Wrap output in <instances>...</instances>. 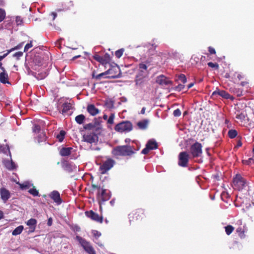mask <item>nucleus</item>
Returning a JSON list of instances; mask_svg holds the SVG:
<instances>
[{
	"instance_id": "obj_56",
	"label": "nucleus",
	"mask_w": 254,
	"mask_h": 254,
	"mask_svg": "<svg viewBox=\"0 0 254 254\" xmlns=\"http://www.w3.org/2000/svg\"><path fill=\"white\" fill-rule=\"evenodd\" d=\"M92 234H93V235L95 238H99L101 235V234L97 230H93L92 232Z\"/></svg>"
},
{
	"instance_id": "obj_63",
	"label": "nucleus",
	"mask_w": 254,
	"mask_h": 254,
	"mask_svg": "<svg viewBox=\"0 0 254 254\" xmlns=\"http://www.w3.org/2000/svg\"><path fill=\"white\" fill-rule=\"evenodd\" d=\"M35 228H36V227H29V230L28 231V233H30L34 232L35 230Z\"/></svg>"
},
{
	"instance_id": "obj_33",
	"label": "nucleus",
	"mask_w": 254,
	"mask_h": 254,
	"mask_svg": "<svg viewBox=\"0 0 254 254\" xmlns=\"http://www.w3.org/2000/svg\"><path fill=\"white\" fill-rule=\"evenodd\" d=\"M236 232L241 238H244L245 237L244 227L243 228L242 227H238L236 230Z\"/></svg>"
},
{
	"instance_id": "obj_27",
	"label": "nucleus",
	"mask_w": 254,
	"mask_h": 254,
	"mask_svg": "<svg viewBox=\"0 0 254 254\" xmlns=\"http://www.w3.org/2000/svg\"><path fill=\"white\" fill-rule=\"evenodd\" d=\"M62 113L64 115L71 109V104L70 103L65 102L62 105Z\"/></svg>"
},
{
	"instance_id": "obj_21",
	"label": "nucleus",
	"mask_w": 254,
	"mask_h": 254,
	"mask_svg": "<svg viewBox=\"0 0 254 254\" xmlns=\"http://www.w3.org/2000/svg\"><path fill=\"white\" fill-rule=\"evenodd\" d=\"M74 6V4L72 1H68L64 2L63 4V9L58 8L56 9V11L61 12L62 10H67L70 9L71 7Z\"/></svg>"
},
{
	"instance_id": "obj_14",
	"label": "nucleus",
	"mask_w": 254,
	"mask_h": 254,
	"mask_svg": "<svg viewBox=\"0 0 254 254\" xmlns=\"http://www.w3.org/2000/svg\"><path fill=\"white\" fill-rule=\"evenodd\" d=\"M49 196L58 205L62 203V199L61 198L60 193L57 190H54L51 192L49 194Z\"/></svg>"
},
{
	"instance_id": "obj_29",
	"label": "nucleus",
	"mask_w": 254,
	"mask_h": 254,
	"mask_svg": "<svg viewBox=\"0 0 254 254\" xmlns=\"http://www.w3.org/2000/svg\"><path fill=\"white\" fill-rule=\"evenodd\" d=\"M5 167L9 170H12L16 168V166L13 162L7 160L4 162Z\"/></svg>"
},
{
	"instance_id": "obj_39",
	"label": "nucleus",
	"mask_w": 254,
	"mask_h": 254,
	"mask_svg": "<svg viewBox=\"0 0 254 254\" xmlns=\"http://www.w3.org/2000/svg\"><path fill=\"white\" fill-rule=\"evenodd\" d=\"M28 192L34 196H38L39 195L38 191L35 189L34 187L32 189H30L28 190Z\"/></svg>"
},
{
	"instance_id": "obj_58",
	"label": "nucleus",
	"mask_w": 254,
	"mask_h": 254,
	"mask_svg": "<svg viewBox=\"0 0 254 254\" xmlns=\"http://www.w3.org/2000/svg\"><path fill=\"white\" fill-rule=\"evenodd\" d=\"M11 51V50L8 51L6 53L3 54V55L0 56V61L1 62V61L5 58L8 54Z\"/></svg>"
},
{
	"instance_id": "obj_47",
	"label": "nucleus",
	"mask_w": 254,
	"mask_h": 254,
	"mask_svg": "<svg viewBox=\"0 0 254 254\" xmlns=\"http://www.w3.org/2000/svg\"><path fill=\"white\" fill-rule=\"evenodd\" d=\"M5 17V12L4 10L0 8V22L2 21Z\"/></svg>"
},
{
	"instance_id": "obj_28",
	"label": "nucleus",
	"mask_w": 254,
	"mask_h": 254,
	"mask_svg": "<svg viewBox=\"0 0 254 254\" xmlns=\"http://www.w3.org/2000/svg\"><path fill=\"white\" fill-rule=\"evenodd\" d=\"M245 77V75L243 74L242 73L235 72L233 75L232 78L237 81H239L244 79Z\"/></svg>"
},
{
	"instance_id": "obj_18",
	"label": "nucleus",
	"mask_w": 254,
	"mask_h": 254,
	"mask_svg": "<svg viewBox=\"0 0 254 254\" xmlns=\"http://www.w3.org/2000/svg\"><path fill=\"white\" fill-rule=\"evenodd\" d=\"M0 82L2 84H10L9 81V76L6 70L0 72Z\"/></svg>"
},
{
	"instance_id": "obj_43",
	"label": "nucleus",
	"mask_w": 254,
	"mask_h": 254,
	"mask_svg": "<svg viewBox=\"0 0 254 254\" xmlns=\"http://www.w3.org/2000/svg\"><path fill=\"white\" fill-rule=\"evenodd\" d=\"M95 127V126L94 124H93L92 123H89V124L85 125L83 127L85 129L90 130V129H92L93 128H94Z\"/></svg>"
},
{
	"instance_id": "obj_30",
	"label": "nucleus",
	"mask_w": 254,
	"mask_h": 254,
	"mask_svg": "<svg viewBox=\"0 0 254 254\" xmlns=\"http://www.w3.org/2000/svg\"><path fill=\"white\" fill-rule=\"evenodd\" d=\"M23 229L24 227L22 225L18 226L12 231V235L13 236H16L22 233Z\"/></svg>"
},
{
	"instance_id": "obj_40",
	"label": "nucleus",
	"mask_w": 254,
	"mask_h": 254,
	"mask_svg": "<svg viewBox=\"0 0 254 254\" xmlns=\"http://www.w3.org/2000/svg\"><path fill=\"white\" fill-rule=\"evenodd\" d=\"M209 67L214 68L215 69H218L219 66L217 63H213L212 62H209L207 64Z\"/></svg>"
},
{
	"instance_id": "obj_22",
	"label": "nucleus",
	"mask_w": 254,
	"mask_h": 254,
	"mask_svg": "<svg viewBox=\"0 0 254 254\" xmlns=\"http://www.w3.org/2000/svg\"><path fill=\"white\" fill-rule=\"evenodd\" d=\"M62 167L64 171L68 173L72 172L74 169L73 166L67 161L62 162Z\"/></svg>"
},
{
	"instance_id": "obj_41",
	"label": "nucleus",
	"mask_w": 254,
	"mask_h": 254,
	"mask_svg": "<svg viewBox=\"0 0 254 254\" xmlns=\"http://www.w3.org/2000/svg\"><path fill=\"white\" fill-rule=\"evenodd\" d=\"M178 80L182 82L183 83H185L187 82V78L184 74H180L179 75Z\"/></svg>"
},
{
	"instance_id": "obj_49",
	"label": "nucleus",
	"mask_w": 254,
	"mask_h": 254,
	"mask_svg": "<svg viewBox=\"0 0 254 254\" xmlns=\"http://www.w3.org/2000/svg\"><path fill=\"white\" fill-rule=\"evenodd\" d=\"M184 88L185 85L180 84L175 87V90L177 91H181L183 90Z\"/></svg>"
},
{
	"instance_id": "obj_13",
	"label": "nucleus",
	"mask_w": 254,
	"mask_h": 254,
	"mask_svg": "<svg viewBox=\"0 0 254 254\" xmlns=\"http://www.w3.org/2000/svg\"><path fill=\"white\" fill-rule=\"evenodd\" d=\"M250 87H247L246 89L238 87H231L230 88V91L232 93L236 94L237 96L241 97L244 95L246 93L250 92Z\"/></svg>"
},
{
	"instance_id": "obj_50",
	"label": "nucleus",
	"mask_w": 254,
	"mask_h": 254,
	"mask_svg": "<svg viewBox=\"0 0 254 254\" xmlns=\"http://www.w3.org/2000/svg\"><path fill=\"white\" fill-rule=\"evenodd\" d=\"M15 21H16V24L18 25H21L23 23V19L21 17V16H17L16 17Z\"/></svg>"
},
{
	"instance_id": "obj_3",
	"label": "nucleus",
	"mask_w": 254,
	"mask_h": 254,
	"mask_svg": "<svg viewBox=\"0 0 254 254\" xmlns=\"http://www.w3.org/2000/svg\"><path fill=\"white\" fill-rule=\"evenodd\" d=\"M145 217L144 210L142 209H136L128 215L130 223L137 221H142Z\"/></svg>"
},
{
	"instance_id": "obj_17",
	"label": "nucleus",
	"mask_w": 254,
	"mask_h": 254,
	"mask_svg": "<svg viewBox=\"0 0 254 254\" xmlns=\"http://www.w3.org/2000/svg\"><path fill=\"white\" fill-rule=\"evenodd\" d=\"M156 82L161 85H166L171 83V81L163 75L158 76L156 78Z\"/></svg>"
},
{
	"instance_id": "obj_8",
	"label": "nucleus",
	"mask_w": 254,
	"mask_h": 254,
	"mask_svg": "<svg viewBox=\"0 0 254 254\" xmlns=\"http://www.w3.org/2000/svg\"><path fill=\"white\" fill-rule=\"evenodd\" d=\"M115 161L112 159H108L106 161L104 162L103 164L100 166L99 170L102 174H104L110 170L114 166Z\"/></svg>"
},
{
	"instance_id": "obj_2",
	"label": "nucleus",
	"mask_w": 254,
	"mask_h": 254,
	"mask_svg": "<svg viewBox=\"0 0 254 254\" xmlns=\"http://www.w3.org/2000/svg\"><path fill=\"white\" fill-rule=\"evenodd\" d=\"M91 187L92 190H97L96 198L100 206L103 202L110 199L111 194L110 191L101 188L100 186L95 184H92Z\"/></svg>"
},
{
	"instance_id": "obj_51",
	"label": "nucleus",
	"mask_w": 254,
	"mask_h": 254,
	"mask_svg": "<svg viewBox=\"0 0 254 254\" xmlns=\"http://www.w3.org/2000/svg\"><path fill=\"white\" fill-rule=\"evenodd\" d=\"M114 118H115V116L113 114H111L108 120V123L109 124H113L114 123Z\"/></svg>"
},
{
	"instance_id": "obj_44",
	"label": "nucleus",
	"mask_w": 254,
	"mask_h": 254,
	"mask_svg": "<svg viewBox=\"0 0 254 254\" xmlns=\"http://www.w3.org/2000/svg\"><path fill=\"white\" fill-rule=\"evenodd\" d=\"M242 162L244 164L250 165L252 163H254V160L253 158H249L248 160H243Z\"/></svg>"
},
{
	"instance_id": "obj_53",
	"label": "nucleus",
	"mask_w": 254,
	"mask_h": 254,
	"mask_svg": "<svg viewBox=\"0 0 254 254\" xmlns=\"http://www.w3.org/2000/svg\"><path fill=\"white\" fill-rule=\"evenodd\" d=\"M151 150V149L149 148V147L146 145L145 147L142 150L141 153L143 154H147L149 153V151Z\"/></svg>"
},
{
	"instance_id": "obj_19",
	"label": "nucleus",
	"mask_w": 254,
	"mask_h": 254,
	"mask_svg": "<svg viewBox=\"0 0 254 254\" xmlns=\"http://www.w3.org/2000/svg\"><path fill=\"white\" fill-rule=\"evenodd\" d=\"M235 114L236 118L241 122L245 121L247 116L246 111L244 109H243L241 111L237 110L235 112Z\"/></svg>"
},
{
	"instance_id": "obj_35",
	"label": "nucleus",
	"mask_w": 254,
	"mask_h": 254,
	"mask_svg": "<svg viewBox=\"0 0 254 254\" xmlns=\"http://www.w3.org/2000/svg\"><path fill=\"white\" fill-rule=\"evenodd\" d=\"M37 221L35 219L31 218L27 221L26 224L29 227H36Z\"/></svg>"
},
{
	"instance_id": "obj_16",
	"label": "nucleus",
	"mask_w": 254,
	"mask_h": 254,
	"mask_svg": "<svg viewBox=\"0 0 254 254\" xmlns=\"http://www.w3.org/2000/svg\"><path fill=\"white\" fill-rule=\"evenodd\" d=\"M83 138L84 141L91 144L96 142L97 136L95 133H91L84 135Z\"/></svg>"
},
{
	"instance_id": "obj_42",
	"label": "nucleus",
	"mask_w": 254,
	"mask_h": 254,
	"mask_svg": "<svg viewBox=\"0 0 254 254\" xmlns=\"http://www.w3.org/2000/svg\"><path fill=\"white\" fill-rule=\"evenodd\" d=\"M108 75V73H107V71H106L105 72H102L101 73H100L96 76L94 75V74H93V78H95L97 79H100L102 77H103L104 75Z\"/></svg>"
},
{
	"instance_id": "obj_4",
	"label": "nucleus",
	"mask_w": 254,
	"mask_h": 254,
	"mask_svg": "<svg viewBox=\"0 0 254 254\" xmlns=\"http://www.w3.org/2000/svg\"><path fill=\"white\" fill-rule=\"evenodd\" d=\"M247 182L240 174H237L233 180V187L239 191L242 190L246 186Z\"/></svg>"
},
{
	"instance_id": "obj_15",
	"label": "nucleus",
	"mask_w": 254,
	"mask_h": 254,
	"mask_svg": "<svg viewBox=\"0 0 254 254\" xmlns=\"http://www.w3.org/2000/svg\"><path fill=\"white\" fill-rule=\"evenodd\" d=\"M0 198L4 202H6L10 197V193L5 188L0 189Z\"/></svg>"
},
{
	"instance_id": "obj_55",
	"label": "nucleus",
	"mask_w": 254,
	"mask_h": 254,
	"mask_svg": "<svg viewBox=\"0 0 254 254\" xmlns=\"http://www.w3.org/2000/svg\"><path fill=\"white\" fill-rule=\"evenodd\" d=\"M240 85L243 87H245V88L244 89H246V88L247 87H250L249 82L247 80L242 81L240 83Z\"/></svg>"
},
{
	"instance_id": "obj_46",
	"label": "nucleus",
	"mask_w": 254,
	"mask_h": 254,
	"mask_svg": "<svg viewBox=\"0 0 254 254\" xmlns=\"http://www.w3.org/2000/svg\"><path fill=\"white\" fill-rule=\"evenodd\" d=\"M32 47H33V45H32V41H30V43H27V44L25 45V47H24V52H26L28 51V50L30 48H32Z\"/></svg>"
},
{
	"instance_id": "obj_59",
	"label": "nucleus",
	"mask_w": 254,
	"mask_h": 254,
	"mask_svg": "<svg viewBox=\"0 0 254 254\" xmlns=\"http://www.w3.org/2000/svg\"><path fill=\"white\" fill-rule=\"evenodd\" d=\"M139 67L140 69H143L145 70H146L147 68V65L144 64H140L139 65Z\"/></svg>"
},
{
	"instance_id": "obj_36",
	"label": "nucleus",
	"mask_w": 254,
	"mask_h": 254,
	"mask_svg": "<svg viewBox=\"0 0 254 254\" xmlns=\"http://www.w3.org/2000/svg\"><path fill=\"white\" fill-rule=\"evenodd\" d=\"M226 233L227 235H230L234 230V227L232 225H229L225 227Z\"/></svg>"
},
{
	"instance_id": "obj_11",
	"label": "nucleus",
	"mask_w": 254,
	"mask_h": 254,
	"mask_svg": "<svg viewBox=\"0 0 254 254\" xmlns=\"http://www.w3.org/2000/svg\"><path fill=\"white\" fill-rule=\"evenodd\" d=\"M109 78H116L121 76V72L120 67L117 66H113L107 70Z\"/></svg>"
},
{
	"instance_id": "obj_64",
	"label": "nucleus",
	"mask_w": 254,
	"mask_h": 254,
	"mask_svg": "<svg viewBox=\"0 0 254 254\" xmlns=\"http://www.w3.org/2000/svg\"><path fill=\"white\" fill-rule=\"evenodd\" d=\"M47 224L49 226L52 225V218H50L48 219V222H47Z\"/></svg>"
},
{
	"instance_id": "obj_31",
	"label": "nucleus",
	"mask_w": 254,
	"mask_h": 254,
	"mask_svg": "<svg viewBox=\"0 0 254 254\" xmlns=\"http://www.w3.org/2000/svg\"><path fill=\"white\" fill-rule=\"evenodd\" d=\"M47 136L46 133L44 132H42L39 133L37 137L38 143L45 142L46 141Z\"/></svg>"
},
{
	"instance_id": "obj_48",
	"label": "nucleus",
	"mask_w": 254,
	"mask_h": 254,
	"mask_svg": "<svg viewBox=\"0 0 254 254\" xmlns=\"http://www.w3.org/2000/svg\"><path fill=\"white\" fill-rule=\"evenodd\" d=\"M23 53L22 52H17L13 55V57H15L17 60H19V58L23 56Z\"/></svg>"
},
{
	"instance_id": "obj_23",
	"label": "nucleus",
	"mask_w": 254,
	"mask_h": 254,
	"mask_svg": "<svg viewBox=\"0 0 254 254\" xmlns=\"http://www.w3.org/2000/svg\"><path fill=\"white\" fill-rule=\"evenodd\" d=\"M87 110L92 116H95L99 113V110L93 104L88 105L87 107Z\"/></svg>"
},
{
	"instance_id": "obj_34",
	"label": "nucleus",
	"mask_w": 254,
	"mask_h": 254,
	"mask_svg": "<svg viewBox=\"0 0 254 254\" xmlns=\"http://www.w3.org/2000/svg\"><path fill=\"white\" fill-rule=\"evenodd\" d=\"M65 135V132L62 130L60 133L57 135L56 137L60 142H62L64 138Z\"/></svg>"
},
{
	"instance_id": "obj_10",
	"label": "nucleus",
	"mask_w": 254,
	"mask_h": 254,
	"mask_svg": "<svg viewBox=\"0 0 254 254\" xmlns=\"http://www.w3.org/2000/svg\"><path fill=\"white\" fill-rule=\"evenodd\" d=\"M93 59L96 61L99 62L103 65H106L109 64L111 61V58L110 55L106 53L103 56H101L98 54H95L93 56Z\"/></svg>"
},
{
	"instance_id": "obj_20",
	"label": "nucleus",
	"mask_w": 254,
	"mask_h": 254,
	"mask_svg": "<svg viewBox=\"0 0 254 254\" xmlns=\"http://www.w3.org/2000/svg\"><path fill=\"white\" fill-rule=\"evenodd\" d=\"M219 95V96L224 98L225 99H233V97L226 91L224 90H216L213 92L212 95Z\"/></svg>"
},
{
	"instance_id": "obj_60",
	"label": "nucleus",
	"mask_w": 254,
	"mask_h": 254,
	"mask_svg": "<svg viewBox=\"0 0 254 254\" xmlns=\"http://www.w3.org/2000/svg\"><path fill=\"white\" fill-rule=\"evenodd\" d=\"M23 44V43H21L18 44L16 47H15L14 48H12V49H11V51H13V50H17V49H20L22 47Z\"/></svg>"
},
{
	"instance_id": "obj_9",
	"label": "nucleus",
	"mask_w": 254,
	"mask_h": 254,
	"mask_svg": "<svg viewBox=\"0 0 254 254\" xmlns=\"http://www.w3.org/2000/svg\"><path fill=\"white\" fill-rule=\"evenodd\" d=\"M189 155L186 151H183L179 153L178 165L183 167H186L188 165Z\"/></svg>"
},
{
	"instance_id": "obj_62",
	"label": "nucleus",
	"mask_w": 254,
	"mask_h": 254,
	"mask_svg": "<svg viewBox=\"0 0 254 254\" xmlns=\"http://www.w3.org/2000/svg\"><path fill=\"white\" fill-rule=\"evenodd\" d=\"M106 105L109 107V108H112L114 106V103L112 102V101H110L108 103H106Z\"/></svg>"
},
{
	"instance_id": "obj_52",
	"label": "nucleus",
	"mask_w": 254,
	"mask_h": 254,
	"mask_svg": "<svg viewBox=\"0 0 254 254\" xmlns=\"http://www.w3.org/2000/svg\"><path fill=\"white\" fill-rule=\"evenodd\" d=\"M40 127L39 125H35L34 127H33V131L34 132H39L40 131Z\"/></svg>"
},
{
	"instance_id": "obj_37",
	"label": "nucleus",
	"mask_w": 254,
	"mask_h": 254,
	"mask_svg": "<svg viewBox=\"0 0 254 254\" xmlns=\"http://www.w3.org/2000/svg\"><path fill=\"white\" fill-rule=\"evenodd\" d=\"M238 132L235 129H230L228 131V135L230 138H234L237 136Z\"/></svg>"
},
{
	"instance_id": "obj_57",
	"label": "nucleus",
	"mask_w": 254,
	"mask_h": 254,
	"mask_svg": "<svg viewBox=\"0 0 254 254\" xmlns=\"http://www.w3.org/2000/svg\"><path fill=\"white\" fill-rule=\"evenodd\" d=\"M208 51H209L210 54H216L215 50L212 47H208Z\"/></svg>"
},
{
	"instance_id": "obj_6",
	"label": "nucleus",
	"mask_w": 254,
	"mask_h": 254,
	"mask_svg": "<svg viewBox=\"0 0 254 254\" xmlns=\"http://www.w3.org/2000/svg\"><path fill=\"white\" fill-rule=\"evenodd\" d=\"M132 129V125L129 121H123L118 124L115 127V130L120 132L130 131Z\"/></svg>"
},
{
	"instance_id": "obj_54",
	"label": "nucleus",
	"mask_w": 254,
	"mask_h": 254,
	"mask_svg": "<svg viewBox=\"0 0 254 254\" xmlns=\"http://www.w3.org/2000/svg\"><path fill=\"white\" fill-rule=\"evenodd\" d=\"M181 115V111L179 109H177L174 111L173 115L175 117H179Z\"/></svg>"
},
{
	"instance_id": "obj_12",
	"label": "nucleus",
	"mask_w": 254,
	"mask_h": 254,
	"mask_svg": "<svg viewBox=\"0 0 254 254\" xmlns=\"http://www.w3.org/2000/svg\"><path fill=\"white\" fill-rule=\"evenodd\" d=\"M85 215L93 221L102 223L103 221V218L97 213L92 210L87 211L85 212Z\"/></svg>"
},
{
	"instance_id": "obj_45",
	"label": "nucleus",
	"mask_w": 254,
	"mask_h": 254,
	"mask_svg": "<svg viewBox=\"0 0 254 254\" xmlns=\"http://www.w3.org/2000/svg\"><path fill=\"white\" fill-rule=\"evenodd\" d=\"M30 184L27 182L20 184V187L22 190L29 189L30 188Z\"/></svg>"
},
{
	"instance_id": "obj_5",
	"label": "nucleus",
	"mask_w": 254,
	"mask_h": 254,
	"mask_svg": "<svg viewBox=\"0 0 254 254\" xmlns=\"http://www.w3.org/2000/svg\"><path fill=\"white\" fill-rule=\"evenodd\" d=\"M76 239L81 244L86 253L88 254H96L94 248L89 242L79 236H76Z\"/></svg>"
},
{
	"instance_id": "obj_7",
	"label": "nucleus",
	"mask_w": 254,
	"mask_h": 254,
	"mask_svg": "<svg viewBox=\"0 0 254 254\" xmlns=\"http://www.w3.org/2000/svg\"><path fill=\"white\" fill-rule=\"evenodd\" d=\"M202 146L198 142H196L190 146V152L193 158L199 157L202 153Z\"/></svg>"
},
{
	"instance_id": "obj_38",
	"label": "nucleus",
	"mask_w": 254,
	"mask_h": 254,
	"mask_svg": "<svg viewBox=\"0 0 254 254\" xmlns=\"http://www.w3.org/2000/svg\"><path fill=\"white\" fill-rule=\"evenodd\" d=\"M124 51H125V50L123 48L117 50V51L115 52V56L117 58H120L123 56Z\"/></svg>"
},
{
	"instance_id": "obj_61",
	"label": "nucleus",
	"mask_w": 254,
	"mask_h": 254,
	"mask_svg": "<svg viewBox=\"0 0 254 254\" xmlns=\"http://www.w3.org/2000/svg\"><path fill=\"white\" fill-rule=\"evenodd\" d=\"M50 15L52 17L53 20H54L57 16V13L56 12H52L50 13Z\"/></svg>"
},
{
	"instance_id": "obj_1",
	"label": "nucleus",
	"mask_w": 254,
	"mask_h": 254,
	"mask_svg": "<svg viewBox=\"0 0 254 254\" xmlns=\"http://www.w3.org/2000/svg\"><path fill=\"white\" fill-rule=\"evenodd\" d=\"M136 150L133 146L129 145H119L114 147L112 154L116 156H131L135 153Z\"/></svg>"
},
{
	"instance_id": "obj_25",
	"label": "nucleus",
	"mask_w": 254,
	"mask_h": 254,
	"mask_svg": "<svg viewBox=\"0 0 254 254\" xmlns=\"http://www.w3.org/2000/svg\"><path fill=\"white\" fill-rule=\"evenodd\" d=\"M149 124V120L147 119H144L137 123V126L140 129L144 130L147 128Z\"/></svg>"
},
{
	"instance_id": "obj_26",
	"label": "nucleus",
	"mask_w": 254,
	"mask_h": 254,
	"mask_svg": "<svg viewBox=\"0 0 254 254\" xmlns=\"http://www.w3.org/2000/svg\"><path fill=\"white\" fill-rule=\"evenodd\" d=\"M146 145L149 147L151 150H154L158 148V145L157 142L154 139H149Z\"/></svg>"
},
{
	"instance_id": "obj_24",
	"label": "nucleus",
	"mask_w": 254,
	"mask_h": 254,
	"mask_svg": "<svg viewBox=\"0 0 254 254\" xmlns=\"http://www.w3.org/2000/svg\"><path fill=\"white\" fill-rule=\"evenodd\" d=\"M72 147H63L60 150V154L63 157L68 156L70 155Z\"/></svg>"
},
{
	"instance_id": "obj_32",
	"label": "nucleus",
	"mask_w": 254,
	"mask_h": 254,
	"mask_svg": "<svg viewBox=\"0 0 254 254\" xmlns=\"http://www.w3.org/2000/svg\"><path fill=\"white\" fill-rule=\"evenodd\" d=\"M85 119V117L82 114L79 115L75 118V121H76V122L80 125L83 123Z\"/></svg>"
}]
</instances>
